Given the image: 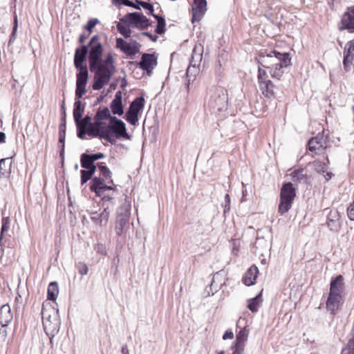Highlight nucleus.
<instances>
[{"instance_id":"obj_51","label":"nucleus","mask_w":354,"mask_h":354,"mask_svg":"<svg viewBox=\"0 0 354 354\" xmlns=\"http://www.w3.org/2000/svg\"><path fill=\"white\" fill-rule=\"evenodd\" d=\"M75 124H76V127H77V137L79 138H80V139H84L85 138V135L88 132V129L85 128V127H80V122L78 124L75 123Z\"/></svg>"},{"instance_id":"obj_56","label":"nucleus","mask_w":354,"mask_h":354,"mask_svg":"<svg viewBox=\"0 0 354 354\" xmlns=\"http://www.w3.org/2000/svg\"><path fill=\"white\" fill-rule=\"evenodd\" d=\"M86 157L91 158L93 162L97 160L103 158L104 157V154L102 153H93L89 154V156H86Z\"/></svg>"},{"instance_id":"obj_38","label":"nucleus","mask_w":354,"mask_h":354,"mask_svg":"<svg viewBox=\"0 0 354 354\" xmlns=\"http://www.w3.org/2000/svg\"><path fill=\"white\" fill-rule=\"evenodd\" d=\"M11 170V161L10 158H2L0 160V174L3 176H8Z\"/></svg>"},{"instance_id":"obj_9","label":"nucleus","mask_w":354,"mask_h":354,"mask_svg":"<svg viewBox=\"0 0 354 354\" xmlns=\"http://www.w3.org/2000/svg\"><path fill=\"white\" fill-rule=\"evenodd\" d=\"M90 189L92 192H95L96 196H101L102 200L104 202H106L111 201L113 199V197L111 196L104 195V192L106 190H114L115 189V186L106 185L103 183V180L100 177H94L91 180Z\"/></svg>"},{"instance_id":"obj_43","label":"nucleus","mask_w":354,"mask_h":354,"mask_svg":"<svg viewBox=\"0 0 354 354\" xmlns=\"http://www.w3.org/2000/svg\"><path fill=\"white\" fill-rule=\"evenodd\" d=\"M113 2L115 6L124 5L126 6L133 8L137 10L140 9L139 4H138L136 2L135 3L130 0H113Z\"/></svg>"},{"instance_id":"obj_37","label":"nucleus","mask_w":354,"mask_h":354,"mask_svg":"<svg viewBox=\"0 0 354 354\" xmlns=\"http://www.w3.org/2000/svg\"><path fill=\"white\" fill-rule=\"evenodd\" d=\"M66 137V124L65 120L59 125V142L62 144L60 156H63L64 153V141Z\"/></svg>"},{"instance_id":"obj_24","label":"nucleus","mask_w":354,"mask_h":354,"mask_svg":"<svg viewBox=\"0 0 354 354\" xmlns=\"http://www.w3.org/2000/svg\"><path fill=\"white\" fill-rule=\"evenodd\" d=\"M13 315L8 304H4L0 308V324L6 326L12 320Z\"/></svg>"},{"instance_id":"obj_60","label":"nucleus","mask_w":354,"mask_h":354,"mask_svg":"<svg viewBox=\"0 0 354 354\" xmlns=\"http://www.w3.org/2000/svg\"><path fill=\"white\" fill-rule=\"evenodd\" d=\"M234 337V333L232 331H229V330H227L223 336V339H232Z\"/></svg>"},{"instance_id":"obj_48","label":"nucleus","mask_w":354,"mask_h":354,"mask_svg":"<svg viewBox=\"0 0 354 354\" xmlns=\"http://www.w3.org/2000/svg\"><path fill=\"white\" fill-rule=\"evenodd\" d=\"M117 28L120 33L125 38H128L131 36V31L129 28L122 26L120 24L117 26Z\"/></svg>"},{"instance_id":"obj_53","label":"nucleus","mask_w":354,"mask_h":354,"mask_svg":"<svg viewBox=\"0 0 354 354\" xmlns=\"http://www.w3.org/2000/svg\"><path fill=\"white\" fill-rule=\"evenodd\" d=\"M86 93V86H76L75 100H80Z\"/></svg>"},{"instance_id":"obj_26","label":"nucleus","mask_w":354,"mask_h":354,"mask_svg":"<svg viewBox=\"0 0 354 354\" xmlns=\"http://www.w3.org/2000/svg\"><path fill=\"white\" fill-rule=\"evenodd\" d=\"M254 244L257 254L264 256L270 252L271 246L263 238H258Z\"/></svg>"},{"instance_id":"obj_30","label":"nucleus","mask_w":354,"mask_h":354,"mask_svg":"<svg viewBox=\"0 0 354 354\" xmlns=\"http://www.w3.org/2000/svg\"><path fill=\"white\" fill-rule=\"evenodd\" d=\"M313 165L314 166L315 171L317 173L323 174L324 173H326V175H324V176L326 180H330L332 178V176H333V174L331 172L327 171L328 168H327V165L326 163L322 162L319 160H315L313 162Z\"/></svg>"},{"instance_id":"obj_58","label":"nucleus","mask_w":354,"mask_h":354,"mask_svg":"<svg viewBox=\"0 0 354 354\" xmlns=\"http://www.w3.org/2000/svg\"><path fill=\"white\" fill-rule=\"evenodd\" d=\"M91 219L96 224L99 225L100 216L97 212L93 213L91 216Z\"/></svg>"},{"instance_id":"obj_20","label":"nucleus","mask_w":354,"mask_h":354,"mask_svg":"<svg viewBox=\"0 0 354 354\" xmlns=\"http://www.w3.org/2000/svg\"><path fill=\"white\" fill-rule=\"evenodd\" d=\"M340 216L337 210H330L327 216V226L331 231L337 232L341 227Z\"/></svg>"},{"instance_id":"obj_33","label":"nucleus","mask_w":354,"mask_h":354,"mask_svg":"<svg viewBox=\"0 0 354 354\" xmlns=\"http://www.w3.org/2000/svg\"><path fill=\"white\" fill-rule=\"evenodd\" d=\"M97 166L100 170V175H102L103 177V178H101L103 180V183H104V180H107L108 183L113 184V181L111 179L112 173L110 169L106 165H104V163L98 162Z\"/></svg>"},{"instance_id":"obj_27","label":"nucleus","mask_w":354,"mask_h":354,"mask_svg":"<svg viewBox=\"0 0 354 354\" xmlns=\"http://www.w3.org/2000/svg\"><path fill=\"white\" fill-rule=\"evenodd\" d=\"M203 46L201 44L195 45L190 59V64L200 66L203 58Z\"/></svg>"},{"instance_id":"obj_57","label":"nucleus","mask_w":354,"mask_h":354,"mask_svg":"<svg viewBox=\"0 0 354 354\" xmlns=\"http://www.w3.org/2000/svg\"><path fill=\"white\" fill-rule=\"evenodd\" d=\"M230 198L228 194L225 196V209L224 212L230 210Z\"/></svg>"},{"instance_id":"obj_49","label":"nucleus","mask_w":354,"mask_h":354,"mask_svg":"<svg viewBox=\"0 0 354 354\" xmlns=\"http://www.w3.org/2000/svg\"><path fill=\"white\" fill-rule=\"evenodd\" d=\"M91 124V117L88 115H85L83 118L82 117L80 119V127L88 129Z\"/></svg>"},{"instance_id":"obj_6","label":"nucleus","mask_w":354,"mask_h":354,"mask_svg":"<svg viewBox=\"0 0 354 354\" xmlns=\"http://www.w3.org/2000/svg\"><path fill=\"white\" fill-rule=\"evenodd\" d=\"M296 196V189L292 183H286L281 189L280 203L278 212L280 214H283L289 211L292 207L294 199Z\"/></svg>"},{"instance_id":"obj_39","label":"nucleus","mask_w":354,"mask_h":354,"mask_svg":"<svg viewBox=\"0 0 354 354\" xmlns=\"http://www.w3.org/2000/svg\"><path fill=\"white\" fill-rule=\"evenodd\" d=\"M153 17L157 20V26L155 30L156 32L158 35H162L165 32V19L162 16L158 15H153Z\"/></svg>"},{"instance_id":"obj_19","label":"nucleus","mask_w":354,"mask_h":354,"mask_svg":"<svg viewBox=\"0 0 354 354\" xmlns=\"http://www.w3.org/2000/svg\"><path fill=\"white\" fill-rule=\"evenodd\" d=\"M225 284V279L219 272L215 273L211 281L209 290L207 288L205 290L207 292V296L214 295V293L218 292L222 286Z\"/></svg>"},{"instance_id":"obj_40","label":"nucleus","mask_w":354,"mask_h":354,"mask_svg":"<svg viewBox=\"0 0 354 354\" xmlns=\"http://www.w3.org/2000/svg\"><path fill=\"white\" fill-rule=\"evenodd\" d=\"M293 180L299 183L307 182V176L304 174V169L295 170L292 173Z\"/></svg>"},{"instance_id":"obj_32","label":"nucleus","mask_w":354,"mask_h":354,"mask_svg":"<svg viewBox=\"0 0 354 354\" xmlns=\"http://www.w3.org/2000/svg\"><path fill=\"white\" fill-rule=\"evenodd\" d=\"M131 207V199L127 196H126L125 198H124V202L119 207V209L117 212V216H127V218H129Z\"/></svg>"},{"instance_id":"obj_22","label":"nucleus","mask_w":354,"mask_h":354,"mask_svg":"<svg viewBox=\"0 0 354 354\" xmlns=\"http://www.w3.org/2000/svg\"><path fill=\"white\" fill-rule=\"evenodd\" d=\"M88 51V46L86 45H83L81 48H77L75 50L74 64L76 68L80 69V68H87L86 66L83 65V63L85 61Z\"/></svg>"},{"instance_id":"obj_47","label":"nucleus","mask_w":354,"mask_h":354,"mask_svg":"<svg viewBox=\"0 0 354 354\" xmlns=\"http://www.w3.org/2000/svg\"><path fill=\"white\" fill-rule=\"evenodd\" d=\"M10 227V220L9 217H3L2 218V225L1 229V235H4L6 232H7Z\"/></svg>"},{"instance_id":"obj_35","label":"nucleus","mask_w":354,"mask_h":354,"mask_svg":"<svg viewBox=\"0 0 354 354\" xmlns=\"http://www.w3.org/2000/svg\"><path fill=\"white\" fill-rule=\"evenodd\" d=\"M58 293L59 288L57 283L55 281L50 283L47 290L48 299L55 301L57 299Z\"/></svg>"},{"instance_id":"obj_31","label":"nucleus","mask_w":354,"mask_h":354,"mask_svg":"<svg viewBox=\"0 0 354 354\" xmlns=\"http://www.w3.org/2000/svg\"><path fill=\"white\" fill-rule=\"evenodd\" d=\"M259 88L264 96L270 97L274 94V84L271 80L263 81L259 84Z\"/></svg>"},{"instance_id":"obj_50","label":"nucleus","mask_w":354,"mask_h":354,"mask_svg":"<svg viewBox=\"0 0 354 354\" xmlns=\"http://www.w3.org/2000/svg\"><path fill=\"white\" fill-rule=\"evenodd\" d=\"M136 3L138 4H139V6H141L145 9L148 10L150 12V15H151L152 16H153V15H155L153 13V6L151 3L146 2V1H138V0H136Z\"/></svg>"},{"instance_id":"obj_7","label":"nucleus","mask_w":354,"mask_h":354,"mask_svg":"<svg viewBox=\"0 0 354 354\" xmlns=\"http://www.w3.org/2000/svg\"><path fill=\"white\" fill-rule=\"evenodd\" d=\"M208 106L214 113L226 110L227 106V94L223 88H216L212 95Z\"/></svg>"},{"instance_id":"obj_44","label":"nucleus","mask_w":354,"mask_h":354,"mask_svg":"<svg viewBox=\"0 0 354 354\" xmlns=\"http://www.w3.org/2000/svg\"><path fill=\"white\" fill-rule=\"evenodd\" d=\"M85 156H89V154L82 153L81 155V166L84 169H88L90 167L94 165V162L91 158L86 157Z\"/></svg>"},{"instance_id":"obj_28","label":"nucleus","mask_w":354,"mask_h":354,"mask_svg":"<svg viewBox=\"0 0 354 354\" xmlns=\"http://www.w3.org/2000/svg\"><path fill=\"white\" fill-rule=\"evenodd\" d=\"M110 113V111L108 107H104L103 109H99L97 111L96 114L94 116V121H96V125L99 126L100 123H104L103 120H111V118H114Z\"/></svg>"},{"instance_id":"obj_46","label":"nucleus","mask_w":354,"mask_h":354,"mask_svg":"<svg viewBox=\"0 0 354 354\" xmlns=\"http://www.w3.org/2000/svg\"><path fill=\"white\" fill-rule=\"evenodd\" d=\"M17 27H18L17 17V15H15L12 30V33L10 36V39L8 41V46H10L15 41V40L16 39Z\"/></svg>"},{"instance_id":"obj_45","label":"nucleus","mask_w":354,"mask_h":354,"mask_svg":"<svg viewBox=\"0 0 354 354\" xmlns=\"http://www.w3.org/2000/svg\"><path fill=\"white\" fill-rule=\"evenodd\" d=\"M264 68L261 66L260 64H259L258 67V83H262L263 81L269 80H268V75L267 72L263 69Z\"/></svg>"},{"instance_id":"obj_10","label":"nucleus","mask_w":354,"mask_h":354,"mask_svg":"<svg viewBox=\"0 0 354 354\" xmlns=\"http://www.w3.org/2000/svg\"><path fill=\"white\" fill-rule=\"evenodd\" d=\"M125 19L134 27L141 30L146 29L151 25L149 19L140 12L129 13L125 16Z\"/></svg>"},{"instance_id":"obj_17","label":"nucleus","mask_w":354,"mask_h":354,"mask_svg":"<svg viewBox=\"0 0 354 354\" xmlns=\"http://www.w3.org/2000/svg\"><path fill=\"white\" fill-rule=\"evenodd\" d=\"M248 330L245 327L241 328L237 333L234 344L235 349L233 354H241L243 351L244 344L248 339Z\"/></svg>"},{"instance_id":"obj_54","label":"nucleus","mask_w":354,"mask_h":354,"mask_svg":"<svg viewBox=\"0 0 354 354\" xmlns=\"http://www.w3.org/2000/svg\"><path fill=\"white\" fill-rule=\"evenodd\" d=\"M92 177V175L85 169L81 170V183H86Z\"/></svg>"},{"instance_id":"obj_25","label":"nucleus","mask_w":354,"mask_h":354,"mask_svg":"<svg viewBox=\"0 0 354 354\" xmlns=\"http://www.w3.org/2000/svg\"><path fill=\"white\" fill-rule=\"evenodd\" d=\"M258 273V268L256 266H251L245 272L243 278V282L248 286L253 285L255 283Z\"/></svg>"},{"instance_id":"obj_11","label":"nucleus","mask_w":354,"mask_h":354,"mask_svg":"<svg viewBox=\"0 0 354 354\" xmlns=\"http://www.w3.org/2000/svg\"><path fill=\"white\" fill-rule=\"evenodd\" d=\"M308 145L310 151L320 153L326 148V139L323 133H318L308 141Z\"/></svg>"},{"instance_id":"obj_4","label":"nucleus","mask_w":354,"mask_h":354,"mask_svg":"<svg viewBox=\"0 0 354 354\" xmlns=\"http://www.w3.org/2000/svg\"><path fill=\"white\" fill-rule=\"evenodd\" d=\"M343 277L338 275L330 281V292L326 301V308L335 313L339 308L343 296L344 284Z\"/></svg>"},{"instance_id":"obj_55","label":"nucleus","mask_w":354,"mask_h":354,"mask_svg":"<svg viewBox=\"0 0 354 354\" xmlns=\"http://www.w3.org/2000/svg\"><path fill=\"white\" fill-rule=\"evenodd\" d=\"M77 268L78 269V272L82 275H85L88 273V268L86 264L82 262H79L77 264Z\"/></svg>"},{"instance_id":"obj_64","label":"nucleus","mask_w":354,"mask_h":354,"mask_svg":"<svg viewBox=\"0 0 354 354\" xmlns=\"http://www.w3.org/2000/svg\"><path fill=\"white\" fill-rule=\"evenodd\" d=\"M122 354H130L127 345H123L121 350Z\"/></svg>"},{"instance_id":"obj_42","label":"nucleus","mask_w":354,"mask_h":354,"mask_svg":"<svg viewBox=\"0 0 354 354\" xmlns=\"http://www.w3.org/2000/svg\"><path fill=\"white\" fill-rule=\"evenodd\" d=\"M259 306V296L250 299L248 301V308L252 313H256L258 310Z\"/></svg>"},{"instance_id":"obj_36","label":"nucleus","mask_w":354,"mask_h":354,"mask_svg":"<svg viewBox=\"0 0 354 354\" xmlns=\"http://www.w3.org/2000/svg\"><path fill=\"white\" fill-rule=\"evenodd\" d=\"M198 66H193L189 64L186 72V77L187 79V86L189 88V85L191 82H193L198 73Z\"/></svg>"},{"instance_id":"obj_13","label":"nucleus","mask_w":354,"mask_h":354,"mask_svg":"<svg viewBox=\"0 0 354 354\" xmlns=\"http://www.w3.org/2000/svg\"><path fill=\"white\" fill-rule=\"evenodd\" d=\"M157 64V58L154 54L144 53L141 57L139 66L141 69L146 71L147 74L149 75Z\"/></svg>"},{"instance_id":"obj_2","label":"nucleus","mask_w":354,"mask_h":354,"mask_svg":"<svg viewBox=\"0 0 354 354\" xmlns=\"http://www.w3.org/2000/svg\"><path fill=\"white\" fill-rule=\"evenodd\" d=\"M259 64L263 68L269 69L273 78L280 80L283 74V68L290 65L291 58L288 53H281L272 50L267 55H261Z\"/></svg>"},{"instance_id":"obj_12","label":"nucleus","mask_w":354,"mask_h":354,"mask_svg":"<svg viewBox=\"0 0 354 354\" xmlns=\"http://www.w3.org/2000/svg\"><path fill=\"white\" fill-rule=\"evenodd\" d=\"M140 44L136 41H133L131 44L126 42L122 38L116 39V47L127 55H134L138 53L140 50Z\"/></svg>"},{"instance_id":"obj_63","label":"nucleus","mask_w":354,"mask_h":354,"mask_svg":"<svg viewBox=\"0 0 354 354\" xmlns=\"http://www.w3.org/2000/svg\"><path fill=\"white\" fill-rule=\"evenodd\" d=\"M342 354H354V351L350 350L349 348H344L342 349Z\"/></svg>"},{"instance_id":"obj_62","label":"nucleus","mask_w":354,"mask_h":354,"mask_svg":"<svg viewBox=\"0 0 354 354\" xmlns=\"http://www.w3.org/2000/svg\"><path fill=\"white\" fill-rule=\"evenodd\" d=\"M346 348H349L350 350L354 351V337L348 341L347 346Z\"/></svg>"},{"instance_id":"obj_52","label":"nucleus","mask_w":354,"mask_h":354,"mask_svg":"<svg viewBox=\"0 0 354 354\" xmlns=\"http://www.w3.org/2000/svg\"><path fill=\"white\" fill-rule=\"evenodd\" d=\"M100 23V21L96 19V18H93V19H91L86 24V25L85 26L84 28L88 30L89 32H91L93 28L97 24Z\"/></svg>"},{"instance_id":"obj_8","label":"nucleus","mask_w":354,"mask_h":354,"mask_svg":"<svg viewBox=\"0 0 354 354\" xmlns=\"http://www.w3.org/2000/svg\"><path fill=\"white\" fill-rule=\"evenodd\" d=\"M145 100L142 97H136L130 104L125 114V120L132 125L138 122V113L144 108Z\"/></svg>"},{"instance_id":"obj_1","label":"nucleus","mask_w":354,"mask_h":354,"mask_svg":"<svg viewBox=\"0 0 354 354\" xmlns=\"http://www.w3.org/2000/svg\"><path fill=\"white\" fill-rule=\"evenodd\" d=\"M87 46L89 47L88 52L90 71L95 73L92 88L93 90H100L109 83L115 73L113 55L109 53L104 59H101L103 48L100 37L97 35L92 37Z\"/></svg>"},{"instance_id":"obj_16","label":"nucleus","mask_w":354,"mask_h":354,"mask_svg":"<svg viewBox=\"0 0 354 354\" xmlns=\"http://www.w3.org/2000/svg\"><path fill=\"white\" fill-rule=\"evenodd\" d=\"M343 65L344 69L348 71L350 70L353 60L354 59V41H349L346 43L344 50Z\"/></svg>"},{"instance_id":"obj_23","label":"nucleus","mask_w":354,"mask_h":354,"mask_svg":"<svg viewBox=\"0 0 354 354\" xmlns=\"http://www.w3.org/2000/svg\"><path fill=\"white\" fill-rule=\"evenodd\" d=\"M122 93L121 91H118L115 93V97L110 104V108L113 114L122 115L124 113V106L122 105Z\"/></svg>"},{"instance_id":"obj_14","label":"nucleus","mask_w":354,"mask_h":354,"mask_svg":"<svg viewBox=\"0 0 354 354\" xmlns=\"http://www.w3.org/2000/svg\"><path fill=\"white\" fill-rule=\"evenodd\" d=\"M342 29L354 32V6L347 8L342 18Z\"/></svg>"},{"instance_id":"obj_59","label":"nucleus","mask_w":354,"mask_h":354,"mask_svg":"<svg viewBox=\"0 0 354 354\" xmlns=\"http://www.w3.org/2000/svg\"><path fill=\"white\" fill-rule=\"evenodd\" d=\"M141 35L147 36L153 41H156L158 38L157 35H153L149 32H143Z\"/></svg>"},{"instance_id":"obj_41","label":"nucleus","mask_w":354,"mask_h":354,"mask_svg":"<svg viewBox=\"0 0 354 354\" xmlns=\"http://www.w3.org/2000/svg\"><path fill=\"white\" fill-rule=\"evenodd\" d=\"M108 209L109 207L107 206L104 208L103 211L101 213L99 214V225L105 226L107 224L109 218V211Z\"/></svg>"},{"instance_id":"obj_34","label":"nucleus","mask_w":354,"mask_h":354,"mask_svg":"<svg viewBox=\"0 0 354 354\" xmlns=\"http://www.w3.org/2000/svg\"><path fill=\"white\" fill-rule=\"evenodd\" d=\"M88 80L87 68H80L77 74L76 86H86Z\"/></svg>"},{"instance_id":"obj_3","label":"nucleus","mask_w":354,"mask_h":354,"mask_svg":"<svg viewBox=\"0 0 354 354\" xmlns=\"http://www.w3.org/2000/svg\"><path fill=\"white\" fill-rule=\"evenodd\" d=\"M42 324L47 335L51 339L59 331L61 321L57 308L44 302L41 308Z\"/></svg>"},{"instance_id":"obj_29","label":"nucleus","mask_w":354,"mask_h":354,"mask_svg":"<svg viewBox=\"0 0 354 354\" xmlns=\"http://www.w3.org/2000/svg\"><path fill=\"white\" fill-rule=\"evenodd\" d=\"M86 104L82 103L80 100H75L73 109V118L75 123L80 122V118L84 112Z\"/></svg>"},{"instance_id":"obj_5","label":"nucleus","mask_w":354,"mask_h":354,"mask_svg":"<svg viewBox=\"0 0 354 354\" xmlns=\"http://www.w3.org/2000/svg\"><path fill=\"white\" fill-rule=\"evenodd\" d=\"M105 130L109 133V138L106 141L113 143L115 139H130V136L127 131L125 123L117 117L111 118L109 124H106Z\"/></svg>"},{"instance_id":"obj_21","label":"nucleus","mask_w":354,"mask_h":354,"mask_svg":"<svg viewBox=\"0 0 354 354\" xmlns=\"http://www.w3.org/2000/svg\"><path fill=\"white\" fill-rule=\"evenodd\" d=\"M129 227V218H127V216H117L115 227V231L117 235L121 236L126 234Z\"/></svg>"},{"instance_id":"obj_61","label":"nucleus","mask_w":354,"mask_h":354,"mask_svg":"<svg viewBox=\"0 0 354 354\" xmlns=\"http://www.w3.org/2000/svg\"><path fill=\"white\" fill-rule=\"evenodd\" d=\"M5 244H6V242L3 240V235H1V234H0V248H1V252H4Z\"/></svg>"},{"instance_id":"obj_15","label":"nucleus","mask_w":354,"mask_h":354,"mask_svg":"<svg viewBox=\"0 0 354 354\" xmlns=\"http://www.w3.org/2000/svg\"><path fill=\"white\" fill-rule=\"evenodd\" d=\"M106 124L100 123L99 126L96 125V121H94L88 128L87 134L94 138H100L106 140L109 138V133L105 130Z\"/></svg>"},{"instance_id":"obj_18","label":"nucleus","mask_w":354,"mask_h":354,"mask_svg":"<svg viewBox=\"0 0 354 354\" xmlns=\"http://www.w3.org/2000/svg\"><path fill=\"white\" fill-rule=\"evenodd\" d=\"M194 7L192 8V21H199L206 11V0H194Z\"/></svg>"}]
</instances>
